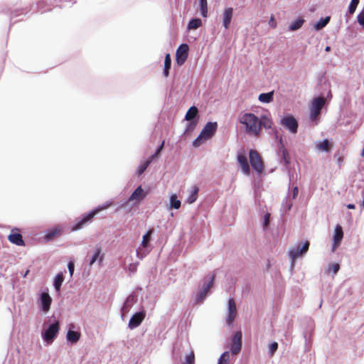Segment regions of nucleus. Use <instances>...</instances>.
I'll use <instances>...</instances> for the list:
<instances>
[{"mask_svg": "<svg viewBox=\"0 0 364 364\" xmlns=\"http://www.w3.org/2000/svg\"><path fill=\"white\" fill-rule=\"evenodd\" d=\"M112 204L113 203L112 200H108L105 203L95 207L90 211L82 214L80 217L75 219V223L70 228V230L72 232H75L82 229L85 226L92 222L96 215L100 212L107 209L112 205Z\"/></svg>", "mask_w": 364, "mask_h": 364, "instance_id": "1", "label": "nucleus"}, {"mask_svg": "<svg viewBox=\"0 0 364 364\" xmlns=\"http://www.w3.org/2000/svg\"><path fill=\"white\" fill-rule=\"evenodd\" d=\"M60 330V321L53 318L48 319L43 324L41 338L46 345L48 346L57 338Z\"/></svg>", "mask_w": 364, "mask_h": 364, "instance_id": "2", "label": "nucleus"}, {"mask_svg": "<svg viewBox=\"0 0 364 364\" xmlns=\"http://www.w3.org/2000/svg\"><path fill=\"white\" fill-rule=\"evenodd\" d=\"M216 275L213 273L207 275L203 279L202 287L199 288L198 291L194 295V304H202L206 299L210 292V289L213 287L215 282Z\"/></svg>", "mask_w": 364, "mask_h": 364, "instance_id": "3", "label": "nucleus"}, {"mask_svg": "<svg viewBox=\"0 0 364 364\" xmlns=\"http://www.w3.org/2000/svg\"><path fill=\"white\" fill-rule=\"evenodd\" d=\"M240 122L245 125L247 133H252L256 136L259 134V117L254 113H245L240 118Z\"/></svg>", "mask_w": 364, "mask_h": 364, "instance_id": "4", "label": "nucleus"}, {"mask_svg": "<svg viewBox=\"0 0 364 364\" xmlns=\"http://www.w3.org/2000/svg\"><path fill=\"white\" fill-rule=\"evenodd\" d=\"M199 119V109L196 106L192 105L189 107L184 117V120L188 122V123L183 132V134L188 135L193 132L197 127Z\"/></svg>", "mask_w": 364, "mask_h": 364, "instance_id": "5", "label": "nucleus"}, {"mask_svg": "<svg viewBox=\"0 0 364 364\" xmlns=\"http://www.w3.org/2000/svg\"><path fill=\"white\" fill-rule=\"evenodd\" d=\"M154 232V229H149L142 236L141 244L136 250V257L139 259H144L151 252L153 245H151V241L152 240V235Z\"/></svg>", "mask_w": 364, "mask_h": 364, "instance_id": "6", "label": "nucleus"}, {"mask_svg": "<svg viewBox=\"0 0 364 364\" xmlns=\"http://www.w3.org/2000/svg\"><path fill=\"white\" fill-rule=\"evenodd\" d=\"M146 195L147 193L144 191L141 186H137L129 198L117 208V210L132 201H134L136 203H139L146 197Z\"/></svg>", "mask_w": 364, "mask_h": 364, "instance_id": "7", "label": "nucleus"}, {"mask_svg": "<svg viewBox=\"0 0 364 364\" xmlns=\"http://www.w3.org/2000/svg\"><path fill=\"white\" fill-rule=\"evenodd\" d=\"M280 124L291 134H296L298 131V121L291 114H284L281 118Z\"/></svg>", "mask_w": 364, "mask_h": 364, "instance_id": "8", "label": "nucleus"}, {"mask_svg": "<svg viewBox=\"0 0 364 364\" xmlns=\"http://www.w3.org/2000/svg\"><path fill=\"white\" fill-rule=\"evenodd\" d=\"M325 100L323 97H314L311 102L309 118L311 121L316 119L324 105Z\"/></svg>", "mask_w": 364, "mask_h": 364, "instance_id": "9", "label": "nucleus"}, {"mask_svg": "<svg viewBox=\"0 0 364 364\" xmlns=\"http://www.w3.org/2000/svg\"><path fill=\"white\" fill-rule=\"evenodd\" d=\"M249 159L252 168L257 173H261L264 170V165L259 153L256 150L250 149L249 151Z\"/></svg>", "mask_w": 364, "mask_h": 364, "instance_id": "10", "label": "nucleus"}, {"mask_svg": "<svg viewBox=\"0 0 364 364\" xmlns=\"http://www.w3.org/2000/svg\"><path fill=\"white\" fill-rule=\"evenodd\" d=\"M38 302L41 311L44 313H47L49 311L52 303V298L47 289L41 292Z\"/></svg>", "mask_w": 364, "mask_h": 364, "instance_id": "11", "label": "nucleus"}, {"mask_svg": "<svg viewBox=\"0 0 364 364\" xmlns=\"http://www.w3.org/2000/svg\"><path fill=\"white\" fill-rule=\"evenodd\" d=\"M309 247V242L305 241L299 244L296 247L289 250V257L292 261L296 259L297 258L302 257L304 255Z\"/></svg>", "mask_w": 364, "mask_h": 364, "instance_id": "12", "label": "nucleus"}, {"mask_svg": "<svg viewBox=\"0 0 364 364\" xmlns=\"http://www.w3.org/2000/svg\"><path fill=\"white\" fill-rule=\"evenodd\" d=\"M277 156L279 163L285 166L287 169H289L290 164L289 154L286 148L277 149ZM288 174L289 176V185L291 184V174L290 170H288Z\"/></svg>", "mask_w": 364, "mask_h": 364, "instance_id": "13", "label": "nucleus"}, {"mask_svg": "<svg viewBox=\"0 0 364 364\" xmlns=\"http://www.w3.org/2000/svg\"><path fill=\"white\" fill-rule=\"evenodd\" d=\"M68 328L66 333L67 342L70 345L75 344L80 338V331L77 329L76 326L73 323H69L68 325Z\"/></svg>", "mask_w": 364, "mask_h": 364, "instance_id": "14", "label": "nucleus"}, {"mask_svg": "<svg viewBox=\"0 0 364 364\" xmlns=\"http://www.w3.org/2000/svg\"><path fill=\"white\" fill-rule=\"evenodd\" d=\"M242 333L241 331H237L230 339V350L232 355L239 353L242 349Z\"/></svg>", "mask_w": 364, "mask_h": 364, "instance_id": "15", "label": "nucleus"}, {"mask_svg": "<svg viewBox=\"0 0 364 364\" xmlns=\"http://www.w3.org/2000/svg\"><path fill=\"white\" fill-rule=\"evenodd\" d=\"M189 46L187 43H181L176 52V62L178 65H182L186 61L188 56Z\"/></svg>", "mask_w": 364, "mask_h": 364, "instance_id": "16", "label": "nucleus"}, {"mask_svg": "<svg viewBox=\"0 0 364 364\" xmlns=\"http://www.w3.org/2000/svg\"><path fill=\"white\" fill-rule=\"evenodd\" d=\"M237 314V308L235 300L230 297L228 301V314L226 316V323L228 326L232 325Z\"/></svg>", "mask_w": 364, "mask_h": 364, "instance_id": "17", "label": "nucleus"}, {"mask_svg": "<svg viewBox=\"0 0 364 364\" xmlns=\"http://www.w3.org/2000/svg\"><path fill=\"white\" fill-rule=\"evenodd\" d=\"M146 313L143 309L135 312L129 319L128 328L131 330H133L139 326L144 319Z\"/></svg>", "mask_w": 364, "mask_h": 364, "instance_id": "18", "label": "nucleus"}, {"mask_svg": "<svg viewBox=\"0 0 364 364\" xmlns=\"http://www.w3.org/2000/svg\"><path fill=\"white\" fill-rule=\"evenodd\" d=\"M105 259V254L102 253V247L99 245L95 247V250L89 259V267H91L95 262L102 266Z\"/></svg>", "mask_w": 364, "mask_h": 364, "instance_id": "19", "label": "nucleus"}, {"mask_svg": "<svg viewBox=\"0 0 364 364\" xmlns=\"http://www.w3.org/2000/svg\"><path fill=\"white\" fill-rule=\"evenodd\" d=\"M217 122H208L205 124V126L202 129L200 132L201 136L203 135L208 140L215 135V134L217 132Z\"/></svg>", "mask_w": 364, "mask_h": 364, "instance_id": "20", "label": "nucleus"}, {"mask_svg": "<svg viewBox=\"0 0 364 364\" xmlns=\"http://www.w3.org/2000/svg\"><path fill=\"white\" fill-rule=\"evenodd\" d=\"M9 241L18 246H24L25 242L23 239L20 230L18 228H14L8 236Z\"/></svg>", "mask_w": 364, "mask_h": 364, "instance_id": "21", "label": "nucleus"}, {"mask_svg": "<svg viewBox=\"0 0 364 364\" xmlns=\"http://www.w3.org/2000/svg\"><path fill=\"white\" fill-rule=\"evenodd\" d=\"M237 161L240 166L242 172L246 175H250V168L248 164L247 154L245 151L237 152Z\"/></svg>", "mask_w": 364, "mask_h": 364, "instance_id": "22", "label": "nucleus"}, {"mask_svg": "<svg viewBox=\"0 0 364 364\" xmlns=\"http://www.w3.org/2000/svg\"><path fill=\"white\" fill-rule=\"evenodd\" d=\"M343 237V228L340 225H337L334 229L333 235L332 251L333 252L341 243Z\"/></svg>", "mask_w": 364, "mask_h": 364, "instance_id": "23", "label": "nucleus"}, {"mask_svg": "<svg viewBox=\"0 0 364 364\" xmlns=\"http://www.w3.org/2000/svg\"><path fill=\"white\" fill-rule=\"evenodd\" d=\"M234 9L232 7H225L222 14L223 26L228 29L230 26L233 17Z\"/></svg>", "mask_w": 364, "mask_h": 364, "instance_id": "24", "label": "nucleus"}, {"mask_svg": "<svg viewBox=\"0 0 364 364\" xmlns=\"http://www.w3.org/2000/svg\"><path fill=\"white\" fill-rule=\"evenodd\" d=\"M63 229L60 226H54L51 228H48L45 231L43 238L46 241H51L55 237L60 236L63 233Z\"/></svg>", "mask_w": 364, "mask_h": 364, "instance_id": "25", "label": "nucleus"}, {"mask_svg": "<svg viewBox=\"0 0 364 364\" xmlns=\"http://www.w3.org/2000/svg\"><path fill=\"white\" fill-rule=\"evenodd\" d=\"M136 301V297L135 295L132 294L129 295L125 301H124L122 306L121 308V314L122 317L123 318L124 315L127 314L129 310L131 309L132 306Z\"/></svg>", "mask_w": 364, "mask_h": 364, "instance_id": "26", "label": "nucleus"}, {"mask_svg": "<svg viewBox=\"0 0 364 364\" xmlns=\"http://www.w3.org/2000/svg\"><path fill=\"white\" fill-rule=\"evenodd\" d=\"M259 132L262 128H264L265 129H272L273 125V122L272 118L267 114H262L259 118Z\"/></svg>", "mask_w": 364, "mask_h": 364, "instance_id": "27", "label": "nucleus"}, {"mask_svg": "<svg viewBox=\"0 0 364 364\" xmlns=\"http://www.w3.org/2000/svg\"><path fill=\"white\" fill-rule=\"evenodd\" d=\"M274 91H270L268 92H262L259 95L258 100L264 104H269L274 100Z\"/></svg>", "mask_w": 364, "mask_h": 364, "instance_id": "28", "label": "nucleus"}, {"mask_svg": "<svg viewBox=\"0 0 364 364\" xmlns=\"http://www.w3.org/2000/svg\"><path fill=\"white\" fill-rule=\"evenodd\" d=\"M331 146H332L331 142L327 139H325L322 141H318L316 144V147L318 150L326 153L331 151Z\"/></svg>", "mask_w": 364, "mask_h": 364, "instance_id": "29", "label": "nucleus"}, {"mask_svg": "<svg viewBox=\"0 0 364 364\" xmlns=\"http://www.w3.org/2000/svg\"><path fill=\"white\" fill-rule=\"evenodd\" d=\"M330 21H331L330 16H327L324 18L322 17L315 23L314 28L316 31H319L322 30L323 28H325L328 24Z\"/></svg>", "mask_w": 364, "mask_h": 364, "instance_id": "30", "label": "nucleus"}, {"mask_svg": "<svg viewBox=\"0 0 364 364\" xmlns=\"http://www.w3.org/2000/svg\"><path fill=\"white\" fill-rule=\"evenodd\" d=\"M293 205L292 199L290 198L289 195L286 196V198L283 200L282 203L281 211L282 212V215L286 214L288 211L291 210Z\"/></svg>", "mask_w": 364, "mask_h": 364, "instance_id": "31", "label": "nucleus"}, {"mask_svg": "<svg viewBox=\"0 0 364 364\" xmlns=\"http://www.w3.org/2000/svg\"><path fill=\"white\" fill-rule=\"evenodd\" d=\"M63 280L64 277L62 272H59L55 276L53 285L56 292L60 293Z\"/></svg>", "mask_w": 364, "mask_h": 364, "instance_id": "32", "label": "nucleus"}, {"mask_svg": "<svg viewBox=\"0 0 364 364\" xmlns=\"http://www.w3.org/2000/svg\"><path fill=\"white\" fill-rule=\"evenodd\" d=\"M305 20L302 17H298L296 20L293 21L289 26L288 30L290 31H295L302 27Z\"/></svg>", "mask_w": 364, "mask_h": 364, "instance_id": "33", "label": "nucleus"}, {"mask_svg": "<svg viewBox=\"0 0 364 364\" xmlns=\"http://www.w3.org/2000/svg\"><path fill=\"white\" fill-rule=\"evenodd\" d=\"M171 68V57L169 53L166 54L164 59V67L163 70V75L167 77L169 75V71Z\"/></svg>", "mask_w": 364, "mask_h": 364, "instance_id": "34", "label": "nucleus"}, {"mask_svg": "<svg viewBox=\"0 0 364 364\" xmlns=\"http://www.w3.org/2000/svg\"><path fill=\"white\" fill-rule=\"evenodd\" d=\"M151 163V159H149L144 161H141L136 168V174L138 176H140L141 174L144 173V171L146 170V168L149 166V165Z\"/></svg>", "mask_w": 364, "mask_h": 364, "instance_id": "35", "label": "nucleus"}, {"mask_svg": "<svg viewBox=\"0 0 364 364\" xmlns=\"http://www.w3.org/2000/svg\"><path fill=\"white\" fill-rule=\"evenodd\" d=\"M202 26V20L200 18H191L188 23L187 28L188 30L197 29Z\"/></svg>", "mask_w": 364, "mask_h": 364, "instance_id": "36", "label": "nucleus"}, {"mask_svg": "<svg viewBox=\"0 0 364 364\" xmlns=\"http://www.w3.org/2000/svg\"><path fill=\"white\" fill-rule=\"evenodd\" d=\"M198 192L199 188L197 186H193L192 191L187 198V202L191 204L196 202L198 198Z\"/></svg>", "mask_w": 364, "mask_h": 364, "instance_id": "37", "label": "nucleus"}, {"mask_svg": "<svg viewBox=\"0 0 364 364\" xmlns=\"http://www.w3.org/2000/svg\"><path fill=\"white\" fill-rule=\"evenodd\" d=\"M181 205V202L180 200L177 198L176 194H172L169 198V206L171 208L173 209H179Z\"/></svg>", "mask_w": 364, "mask_h": 364, "instance_id": "38", "label": "nucleus"}, {"mask_svg": "<svg viewBox=\"0 0 364 364\" xmlns=\"http://www.w3.org/2000/svg\"><path fill=\"white\" fill-rule=\"evenodd\" d=\"M164 141H163L156 149L154 153L151 155L148 159H151V162L161 156V152L164 148Z\"/></svg>", "mask_w": 364, "mask_h": 364, "instance_id": "39", "label": "nucleus"}, {"mask_svg": "<svg viewBox=\"0 0 364 364\" xmlns=\"http://www.w3.org/2000/svg\"><path fill=\"white\" fill-rule=\"evenodd\" d=\"M200 6V13L202 17L208 16V1L207 0H198Z\"/></svg>", "mask_w": 364, "mask_h": 364, "instance_id": "40", "label": "nucleus"}, {"mask_svg": "<svg viewBox=\"0 0 364 364\" xmlns=\"http://www.w3.org/2000/svg\"><path fill=\"white\" fill-rule=\"evenodd\" d=\"M272 132H273V134L274 135V138L277 142V149L285 148L282 136L279 135L278 130L276 128H274L272 129Z\"/></svg>", "mask_w": 364, "mask_h": 364, "instance_id": "41", "label": "nucleus"}, {"mask_svg": "<svg viewBox=\"0 0 364 364\" xmlns=\"http://www.w3.org/2000/svg\"><path fill=\"white\" fill-rule=\"evenodd\" d=\"M230 353L228 351L223 352L218 361V364H229Z\"/></svg>", "mask_w": 364, "mask_h": 364, "instance_id": "42", "label": "nucleus"}, {"mask_svg": "<svg viewBox=\"0 0 364 364\" xmlns=\"http://www.w3.org/2000/svg\"><path fill=\"white\" fill-rule=\"evenodd\" d=\"M208 139L203 136H201V133L193 141V146L196 148L200 146Z\"/></svg>", "mask_w": 364, "mask_h": 364, "instance_id": "43", "label": "nucleus"}, {"mask_svg": "<svg viewBox=\"0 0 364 364\" xmlns=\"http://www.w3.org/2000/svg\"><path fill=\"white\" fill-rule=\"evenodd\" d=\"M360 2V0H351L348 8V13L352 15L355 13L356 8Z\"/></svg>", "mask_w": 364, "mask_h": 364, "instance_id": "44", "label": "nucleus"}, {"mask_svg": "<svg viewBox=\"0 0 364 364\" xmlns=\"http://www.w3.org/2000/svg\"><path fill=\"white\" fill-rule=\"evenodd\" d=\"M270 219H271V214L269 213H266L264 215V216L262 218V221L264 230H266L267 229Z\"/></svg>", "mask_w": 364, "mask_h": 364, "instance_id": "45", "label": "nucleus"}, {"mask_svg": "<svg viewBox=\"0 0 364 364\" xmlns=\"http://www.w3.org/2000/svg\"><path fill=\"white\" fill-rule=\"evenodd\" d=\"M183 364H195V355L193 351H191L186 355L185 360Z\"/></svg>", "mask_w": 364, "mask_h": 364, "instance_id": "46", "label": "nucleus"}, {"mask_svg": "<svg viewBox=\"0 0 364 364\" xmlns=\"http://www.w3.org/2000/svg\"><path fill=\"white\" fill-rule=\"evenodd\" d=\"M278 343L276 342V341H273L269 345V351H268V353L269 354L270 356H272L274 355V353H276V351L278 349Z\"/></svg>", "mask_w": 364, "mask_h": 364, "instance_id": "47", "label": "nucleus"}, {"mask_svg": "<svg viewBox=\"0 0 364 364\" xmlns=\"http://www.w3.org/2000/svg\"><path fill=\"white\" fill-rule=\"evenodd\" d=\"M340 269V264L338 263H332L328 265V271L333 272L334 274H337Z\"/></svg>", "mask_w": 364, "mask_h": 364, "instance_id": "48", "label": "nucleus"}, {"mask_svg": "<svg viewBox=\"0 0 364 364\" xmlns=\"http://www.w3.org/2000/svg\"><path fill=\"white\" fill-rule=\"evenodd\" d=\"M357 21L364 28V7L357 16Z\"/></svg>", "mask_w": 364, "mask_h": 364, "instance_id": "49", "label": "nucleus"}, {"mask_svg": "<svg viewBox=\"0 0 364 364\" xmlns=\"http://www.w3.org/2000/svg\"><path fill=\"white\" fill-rule=\"evenodd\" d=\"M23 14V11L22 9L14 10L11 11V20L15 17L19 16L20 15Z\"/></svg>", "mask_w": 364, "mask_h": 364, "instance_id": "50", "label": "nucleus"}, {"mask_svg": "<svg viewBox=\"0 0 364 364\" xmlns=\"http://www.w3.org/2000/svg\"><path fill=\"white\" fill-rule=\"evenodd\" d=\"M68 271H69L70 277H72L73 273H74V271H75V264H74V262L70 261L68 263Z\"/></svg>", "mask_w": 364, "mask_h": 364, "instance_id": "51", "label": "nucleus"}, {"mask_svg": "<svg viewBox=\"0 0 364 364\" xmlns=\"http://www.w3.org/2000/svg\"><path fill=\"white\" fill-rule=\"evenodd\" d=\"M137 264L136 263H131L129 265V271L131 272V273H135L136 272V269H137Z\"/></svg>", "mask_w": 364, "mask_h": 364, "instance_id": "52", "label": "nucleus"}, {"mask_svg": "<svg viewBox=\"0 0 364 364\" xmlns=\"http://www.w3.org/2000/svg\"><path fill=\"white\" fill-rule=\"evenodd\" d=\"M298 193H299V188L297 186H294L293 188H292V191H291V199L294 200L295 199L297 196H298Z\"/></svg>", "mask_w": 364, "mask_h": 364, "instance_id": "53", "label": "nucleus"}, {"mask_svg": "<svg viewBox=\"0 0 364 364\" xmlns=\"http://www.w3.org/2000/svg\"><path fill=\"white\" fill-rule=\"evenodd\" d=\"M269 25L272 27V28H275L277 26V22L274 18L273 16H271L269 21Z\"/></svg>", "mask_w": 364, "mask_h": 364, "instance_id": "54", "label": "nucleus"}, {"mask_svg": "<svg viewBox=\"0 0 364 364\" xmlns=\"http://www.w3.org/2000/svg\"><path fill=\"white\" fill-rule=\"evenodd\" d=\"M332 97H333V96H332L331 91L329 90L328 91L327 95H326V99H327V100H331V98H332Z\"/></svg>", "mask_w": 364, "mask_h": 364, "instance_id": "55", "label": "nucleus"}, {"mask_svg": "<svg viewBox=\"0 0 364 364\" xmlns=\"http://www.w3.org/2000/svg\"><path fill=\"white\" fill-rule=\"evenodd\" d=\"M346 207L348 209H355V205L353 203H348V205H346Z\"/></svg>", "mask_w": 364, "mask_h": 364, "instance_id": "56", "label": "nucleus"}, {"mask_svg": "<svg viewBox=\"0 0 364 364\" xmlns=\"http://www.w3.org/2000/svg\"><path fill=\"white\" fill-rule=\"evenodd\" d=\"M173 358L175 360L178 359V353H176V350H173Z\"/></svg>", "mask_w": 364, "mask_h": 364, "instance_id": "57", "label": "nucleus"}, {"mask_svg": "<svg viewBox=\"0 0 364 364\" xmlns=\"http://www.w3.org/2000/svg\"><path fill=\"white\" fill-rule=\"evenodd\" d=\"M30 272V270L29 269H27L25 272L23 273H21V276L23 278H26L27 277V275L28 274V273Z\"/></svg>", "mask_w": 364, "mask_h": 364, "instance_id": "58", "label": "nucleus"}, {"mask_svg": "<svg viewBox=\"0 0 364 364\" xmlns=\"http://www.w3.org/2000/svg\"><path fill=\"white\" fill-rule=\"evenodd\" d=\"M360 156H364V147L363 148V149L361 151Z\"/></svg>", "mask_w": 364, "mask_h": 364, "instance_id": "59", "label": "nucleus"}, {"mask_svg": "<svg viewBox=\"0 0 364 364\" xmlns=\"http://www.w3.org/2000/svg\"><path fill=\"white\" fill-rule=\"evenodd\" d=\"M326 51L330 50V47H329V46H327V47L326 48Z\"/></svg>", "mask_w": 364, "mask_h": 364, "instance_id": "60", "label": "nucleus"}, {"mask_svg": "<svg viewBox=\"0 0 364 364\" xmlns=\"http://www.w3.org/2000/svg\"><path fill=\"white\" fill-rule=\"evenodd\" d=\"M362 206H363V208L364 209V198H363V203H362Z\"/></svg>", "mask_w": 364, "mask_h": 364, "instance_id": "61", "label": "nucleus"}, {"mask_svg": "<svg viewBox=\"0 0 364 364\" xmlns=\"http://www.w3.org/2000/svg\"><path fill=\"white\" fill-rule=\"evenodd\" d=\"M304 336L305 340L306 341V334L304 333Z\"/></svg>", "mask_w": 364, "mask_h": 364, "instance_id": "62", "label": "nucleus"}, {"mask_svg": "<svg viewBox=\"0 0 364 364\" xmlns=\"http://www.w3.org/2000/svg\"><path fill=\"white\" fill-rule=\"evenodd\" d=\"M342 161V160L339 158L338 159V163L340 164Z\"/></svg>", "mask_w": 364, "mask_h": 364, "instance_id": "63", "label": "nucleus"}]
</instances>
